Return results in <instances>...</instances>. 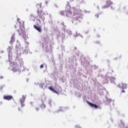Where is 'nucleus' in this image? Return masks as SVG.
<instances>
[{
	"label": "nucleus",
	"mask_w": 128,
	"mask_h": 128,
	"mask_svg": "<svg viewBox=\"0 0 128 128\" xmlns=\"http://www.w3.org/2000/svg\"><path fill=\"white\" fill-rule=\"evenodd\" d=\"M118 86L120 88H126V84L124 83H120Z\"/></svg>",
	"instance_id": "nucleus-3"
},
{
	"label": "nucleus",
	"mask_w": 128,
	"mask_h": 128,
	"mask_svg": "<svg viewBox=\"0 0 128 128\" xmlns=\"http://www.w3.org/2000/svg\"><path fill=\"white\" fill-rule=\"evenodd\" d=\"M48 88L50 90L54 92L55 94H58V92L54 90V88H52V86L49 87Z\"/></svg>",
	"instance_id": "nucleus-6"
},
{
	"label": "nucleus",
	"mask_w": 128,
	"mask_h": 128,
	"mask_svg": "<svg viewBox=\"0 0 128 128\" xmlns=\"http://www.w3.org/2000/svg\"><path fill=\"white\" fill-rule=\"evenodd\" d=\"M122 92H125V91L124 90H122Z\"/></svg>",
	"instance_id": "nucleus-13"
},
{
	"label": "nucleus",
	"mask_w": 128,
	"mask_h": 128,
	"mask_svg": "<svg viewBox=\"0 0 128 128\" xmlns=\"http://www.w3.org/2000/svg\"><path fill=\"white\" fill-rule=\"evenodd\" d=\"M24 100H26V97H24V96H22V98L20 100L22 106H24Z\"/></svg>",
	"instance_id": "nucleus-2"
},
{
	"label": "nucleus",
	"mask_w": 128,
	"mask_h": 128,
	"mask_svg": "<svg viewBox=\"0 0 128 128\" xmlns=\"http://www.w3.org/2000/svg\"><path fill=\"white\" fill-rule=\"evenodd\" d=\"M14 68H16V66L14 67V68H13L12 69V71L14 72H16V70H15Z\"/></svg>",
	"instance_id": "nucleus-9"
},
{
	"label": "nucleus",
	"mask_w": 128,
	"mask_h": 128,
	"mask_svg": "<svg viewBox=\"0 0 128 128\" xmlns=\"http://www.w3.org/2000/svg\"><path fill=\"white\" fill-rule=\"evenodd\" d=\"M4 100H12V96H4L3 97Z\"/></svg>",
	"instance_id": "nucleus-1"
},
{
	"label": "nucleus",
	"mask_w": 128,
	"mask_h": 128,
	"mask_svg": "<svg viewBox=\"0 0 128 128\" xmlns=\"http://www.w3.org/2000/svg\"><path fill=\"white\" fill-rule=\"evenodd\" d=\"M18 110H20V108H18Z\"/></svg>",
	"instance_id": "nucleus-14"
},
{
	"label": "nucleus",
	"mask_w": 128,
	"mask_h": 128,
	"mask_svg": "<svg viewBox=\"0 0 128 128\" xmlns=\"http://www.w3.org/2000/svg\"><path fill=\"white\" fill-rule=\"evenodd\" d=\"M60 14H61L62 16H64V12L62 11V12H60Z\"/></svg>",
	"instance_id": "nucleus-8"
},
{
	"label": "nucleus",
	"mask_w": 128,
	"mask_h": 128,
	"mask_svg": "<svg viewBox=\"0 0 128 128\" xmlns=\"http://www.w3.org/2000/svg\"><path fill=\"white\" fill-rule=\"evenodd\" d=\"M88 104L89 106H92V108H98V105L94 104L90 102H88Z\"/></svg>",
	"instance_id": "nucleus-5"
},
{
	"label": "nucleus",
	"mask_w": 128,
	"mask_h": 128,
	"mask_svg": "<svg viewBox=\"0 0 128 128\" xmlns=\"http://www.w3.org/2000/svg\"><path fill=\"white\" fill-rule=\"evenodd\" d=\"M40 68H44V64L40 65Z\"/></svg>",
	"instance_id": "nucleus-10"
},
{
	"label": "nucleus",
	"mask_w": 128,
	"mask_h": 128,
	"mask_svg": "<svg viewBox=\"0 0 128 128\" xmlns=\"http://www.w3.org/2000/svg\"><path fill=\"white\" fill-rule=\"evenodd\" d=\"M66 14L67 16H72V12L68 11L66 12Z\"/></svg>",
	"instance_id": "nucleus-7"
},
{
	"label": "nucleus",
	"mask_w": 128,
	"mask_h": 128,
	"mask_svg": "<svg viewBox=\"0 0 128 128\" xmlns=\"http://www.w3.org/2000/svg\"><path fill=\"white\" fill-rule=\"evenodd\" d=\"M18 32H22V30L20 29L18 30Z\"/></svg>",
	"instance_id": "nucleus-12"
},
{
	"label": "nucleus",
	"mask_w": 128,
	"mask_h": 128,
	"mask_svg": "<svg viewBox=\"0 0 128 128\" xmlns=\"http://www.w3.org/2000/svg\"><path fill=\"white\" fill-rule=\"evenodd\" d=\"M12 38H14V37H12Z\"/></svg>",
	"instance_id": "nucleus-15"
},
{
	"label": "nucleus",
	"mask_w": 128,
	"mask_h": 128,
	"mask_svg": "<svg viewBox=\"0 0 128 128\" xmlns=\"http://www.w3.org/2000/svg\"><path fill=\"white\" fill-rule=\"evenodd\" d=\"M38 110H40V108H36V110L38 111Z\"/></svg>",
	"instance_id": "nucleus-11"
},
{
	"label": "nucleus",
	"mask_w": 128,
	"mask_h": 128,
	"mask_svg": "<svg viewBox=\"0 0 128 128\" xmlns=\"http://www.w3.org/2000/svg\"><path fill=\"white\" fill-rule=\"evenodd\" d=\"M34 28L36 30L39 32H42V28L40 26H36V25H34Z\"/></svg>",
	"instance_id": "nucleus-4"
}]
</instances>
